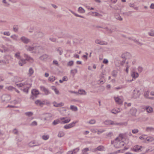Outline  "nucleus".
<instances>
[{
  "instance_id": "1",
  "label": "nucleus",
  "mask_w": 154,
  "mask_h": 154,
  "mask_svg": "<svg viewBox=\"0 0 154 154\" xmlns=\"http://www.w3.org/2000/svg\"><path fill=\"white\" fill-rule=\"evenodd\" d=\"M111 143V144H113L114 146L116 148H120L124 145V142L120 140L119 137H116L114 140H112Z\"/></svg>"
},
{
  "instance_id": "2",
  "label": "nucleus",
  "mask_w": 154,
  "mask_h": 154,
  "mask_svg": "<svg viewBox=\"0 0 154 154\" xmlns=\"http://www.w3.org/2000/svg\"><path fill=\"white\" fill-rule=\"evenodd\" d=\"M25 48L27 51H31L32 53H36L38 51L39 47L38 46H25Z\"/></svg>"
},
{
  "instance_id": "3",
  "label": "nucleus",
  "mask_w": 154,
  "mask_h": 154,
  "mask_svg": "<svg viewBox=\"0 0 154 154\" xmlns=\"http://www.w3.org/2000/svg\"><path fill=\"white\" fill-rule=\"evenodd\" d=\"M35 103L37 106H42L43 105H48L50 103L47 100L42 101L38 100L35 101Z\"/></svg>"
},
{
  "instance_id": "4",
  "label": "nucleus",
  "mask_w": 154,
  "mask_h": 154,
  "mask_svg": "<svg viewBox=\"0 0 154 154\" xmlns=\"http://www.w3.org/2000/svg\"><path fill=\"white\" fill-rule=\"evenodd\" d=\"M105 124L107 125H123L122 123H116L110 120H107L105 121Z\"/></svg>"
},
{
  "instance_id": "5",
  "label": "nucleus",
  "mask_w": 154,
  "mask_h": 154,
  "mask_svg": "<svg viewBox=\"0 0 154 154\" xmlns=\"http://www.w3.org/2000/svg\"><path fill=\"white\" fill-rule=\"evenodd\" d=\"M143 147L139 145H135L131 149V150L133 151L139 152L142 151L141 148Z\"/></svg>"
},
{
  "instance_id": "6",
  "label": "nucleus",
  "mask_w": 154,
  "mask_h": 154,
  "mask_svg": "<svg viewBox=\"0 0 154 154\" xmlns=\"http://www.w3.org/2000/svg\"><path fill=\"white\" fill-rule=\"evenodd\" d=\"M140 93L139 90L137 89L134 90L133 92L132 97L134 99L137 98L140 96Z\"/></svg>"
},
{
  "instance_id": "7",
  "label": "nucleus",
  "mask_w": 154,
  "mask_h": 154,
  "mask_svg": "<svg viewBox=\"0 0 154 154\" xmlns=\"http://www.w3.org/2000/svg\"><path fill=\"white\" fill-rule=\"evenodd\" d=\"M78 122L77 121H73L68 125H66L64 126V128L66 129L74 127L75 124Z\"/></svg>"
},
{
  "instance_id": "8",
  "label": "nucleus",
  "mask_w": 154,
  "mask_h": 154,
  "mask_svg": "<svg viewBox=\"0 0 154 154\" xmlns=\"http://www.w3.org/2000/svg\"><path fill=\"white\" fill-rule=\"evenodd\" d=\"M21 41L25 44H27L31 42L30 39L25 36H22L20 38Z\"/></svg>"
},
{
  "instance_id": "9",
  "label": "nucleus",
  "mask_w": 154,
  "mask_h": 154,
  "mask_svg": "<svg viewBox=\"0 0 154 154\" xmlns=\"http://www.w3.org/2000/svg\"><path fill=\"white\" fill-rule=\"evenodd\" d=\"M60 119L61 121V124H64L69 123L71 119L69 118H66V117H63L60 118Z\"/></svg>"
},
{
  "instance_id": "10",
  "label": "nucleus",
  "mask_w": 154,
  "mask_h": 154,
  "mask_svg": "<svg viewBox=\"0 0 154 154\" xmlns=\"http://www.w3.org/2000/svg\"><path fill=\"white\" fill-rule=\"evenodd\" d=\"M2 98L4 101L8 102L11 99V97L8 94H5L2 95Z\"/></svg>"
},
{
  "instance_id": "11",
  "label": "nucleus",
  "mask_w": 154,
  "mask_h": 154,
  "mask_svg": "<svg viewBox=\"0 0 154 154\" xmlns=\"http://www.w3.org/2000/svg\"><path fill=\"white\" fill-rule=\"evenodd\" d=\"M40 88L41 90L43 91L44 92L45 95H48L51 94L50 92L49 91L48 89L45 88V87L42 86H40Z\"/></svg>"
},
{
  "instance_id": "12",
  "label": "nucleus",
  "mask_w": 154,
  "mask_h": 154,
  "mask_svg": "<svg viewBox=\"0 0 154 154\" xmlns=\"http://www.w3.org/2000/svg\"><path fill=\"white\" fill-rule=\"evenodd\" d=\"M52 116L51 114L50 113H47L45 114L44 116L43 119L45 120H49L51 119Z\"/></svg>"
},
{
  "instance_id": "13",
  "label": "nucleus",
  "mask_w": 154,
  "mask_h": 154,
  "mask_svg": "<svg viewBox=\"0 0 154 154\" xmlns=\"http://www.w3.org/2000/svg\"><path fill=\"white\" fill-rule=\"evenodd\" d=\"M114 99L116 102L119 104H122L123 102V100L122 98L119 97H114Z\"/></svg>"
},
{
  "instance_id": "14",
  "label": "nucleus",
  "mask_w": 154,
  "mask_h": 154,
  "mask_svg": "<svg viewBox=\"0 0 154 154\" xmlns=\"http://www.w3.org/2000/svg\"><path fill=\"white\" fill-rule=\"evenodd\" d=\"M95 43L97 44H98L102 45H106L107 44V43L104 41H101L99 39L96 40Z\"/></svg>"
},
{
  "instance_id": "15",
  "label": "nucleus",
  "mask_w": 154,
  "mask_h": 154,
  "mask_svg": "<svg viewBox=\"0 0 154 154\" xmlns=\"http://www.w3.org/2000/svg\"><path fill=\"white\" fill-rule=\"evenodd\" d=\"M24 57L25 58V59H24V60H25L26 61V60L28 61L30 60L33 61L32 58L26 54H24Z\"/></svg>"
},
{
  "instance_id": "16",
  "label": "nucleus",
  "mask_w": 154,
  "mask_h": 154,
  "mask_svg": "<svg viewBox=\"0 0 154 154\" xmlns=\"http://www.w3.org/2000/svg\"><path fill=\"white\" fill-rule=\"evenodd\" d=\"M137 112V109L134 108H131L130 111V113L132 116H135Z\"/></svg>"
},
{
  "instance_id": "17",
  "label": "nucleus",
  "mask_w": 154,
  "mask_h": 154,
  "mask_svg": "<svg viewBox=\"0 0 154 154\" xmlns=\"http://www.w3.org/2000/svg\"><path fill=\"white\" fill-rule=\"evenodd\" d=\"M54 106L55 107H58L60 106H64V104L63 103H57L56 102L54 101L53 103Z\"/></svg>"
},
{
  "instance_id": "18",
  "label": "nucleus",
  "mask_w": 154,
  "mask_h": 154,
  "mask_svg": "<svg viewBox=\"0 0 154 154\" xmlns=\"http://www.w3.org/2000/svg\"><path fill=\"white\" fill-rule=\"evenodd\" d=\"M131 75L132 77L134 79L137 78L139 76L138 73L135 71L132 72L131 73Z\"/></svg>"
},
{
  "instance_id": "19",
  "label": "nucleus",
  "mask_w": 154,
  "mask_h": 154,
  "mask_svg": "<svg viewBox=\"0 0 154 154\" xmlns=\"http://www.w3.org/2000/svg\"><path fill=\"white\" fill-rule=\"evenodd\" d=\"M26 63V61L24 59H20L18 62V64L21 66H23Z\"/></svg>"
},
{
  "instance_id": "20",
  "label": "nucleus",
  "mask_w": 154,
  "mask_h": 154,
  "mask_svg": "<svg viewBox=\"0 0 154 154\" xmlns=\"http://www.w3.org/2000/svg\"><path fill=\"white\" fill-rule=\"evenodd\" d=\"M31 92L32 95L36 97L39 94V92L38 91L35 89L32 90Z\"/></svg>"
},
{
  "instance_id": "21",
  "label": "nucleus",
  "mask_w": 154,
  "mask_h": 154,
  "mask_svg": "<svg viewBox=\"0 0 154 154\" xmlns=\"http://www.w3.org/2000/svg\"><path fill=\"white\" fill-rule=\"evenodd\" d=\"M78 95L79 94L81 95H85L87 94L86 92L83 89H80L78 91Z\"/></svg>"
},
{
  "instance_id": "22",
  "label": "nucleus",
  "mask_w": 154,
  "mask_h": 154,
  "mask_svg": "<svg viewBox=\"0 0 154 154\" xmlns=\"http://www.w3.org/2000/svg\"><path fill=\"white\" fill-rule=\"evenodd\" d=\"M29 145L31 147H33L35 146H39L40 144L36 143L34 141H32L29 143Z\"/></svg>"
},
{
  "instance_id": "23",
  "label": "nucleus",
  "mask_w": 154,
  "mask_h": 154,
  "mask_svg": "<svg viewBox=\"0 0 154 154\" xmlns=\"http://www.w3.org/2000/svg\"><path fill=\"white\" fill-rule=\"evenodd\" d=\"M48 57V56L47 54H44L39 57V59L42 60H46Z\"/></svg>"
},
{
  "instance_id": "24",
  "label": "nucleus",
  "mask_w": 154,
  "mask_h": 154,
  "mask_svg": "<svg viewBox=\"0 0 154 154\" xmlns=\"http://www.w3.org/2000/svg\"><path fill=\"white\" fill-rule=\"evenodd\" d=\"M78 11L81 14H83L85 12V10L81 7H79L78 9Z\"/></svg>"
},
{
  "instance_id": "25",
  "label": "nucleus",
  "mask_w": 154,
  "mask_h": 154,
  "mask_svg": "<svg viewBox=\"0 0 154 154\" xmlns=\"http://www.w3.org/2000/svg\"><path fill=\"white\" fill-rule=\"evenodd\" d=\"M26 85H27V82H21L19 84H17L16 85L19 87H21Z\"/></svg>"
},
{
  "instance_id": "26",
  "label": "nucleus",
  "mask_w": 154,
  "mask_h": 154,
  "mask_svg": "<svg viewBox=\"0 0 154 154\" xmlns=\"http://www.w3.org/2000/svg\"><path fill=\"white\" fill-rule=\"evenodd\" d=\"M146 111L148 112H151L153 111V109L152 107L149 106H146Z\"/></svg>"
},
{
  "instance_id": "27",
  "label": "nucleus",
  "mask_w": 154,
  "mask_h": 154,
  "mask_svg": "<svg viewBox=\"0 0 154 154\" xmlns=\"http://www.w3.org/2000/svg\"><path fill=\"white\" fill-rule=\"evenodd\" d=\"M25 114L28 117H30L33 116V113L31 112H25Z\"/></svg>"
},
{
  "instance_id": "28",
  "label": "nucleus",
  "mask_w": 154,
  "mask_h": 154,
  "mask_svg": "<svg viewBox=\"0 0 154 154\" xmlns=\"http://www.w3.org/2000/svg\"><path fill=\"white\" fill-rule=\"evenodd\" d=\"M65 133L63 131H61L59 132L57 136L58 137H61L65 135Z\"/></svg>"
},
{
  "instance_id": "29",
  "label": "nucleus",
  "mask_w": 154,
  "mask_h": 154,
  "mask_svg": "<svg viewBox=\"0 0 154 154\" xmlns=\"http://www.w3.org/2000/svg\"><path fill=\"white\" fill-rule=\"evenodd\" d=\"M115 18L119 20L122 21V18L120 16L119 14H116L115 15Z\"/></svg>"
},
{
  "instance_id": "30",
  "label": "nucleus",
  "mask_w": 154,
  "mask_h": 154,
  "mask_svg": "<svg viewBox=\"0 0 154 154\" xmlns=\"http://www.w3.org/2000/svg\"><path fill=\"white\" fill-rule=\"evenodd\" d=\"M20 52H16L14 55V56L15 57L17 58L18 59H21V57L20 55Z\"/></svg>"
},
{
  "instance_id": "31",
  "label": "nucleus",
  "mask_w": 154,
  "mask_h": 154,
  "mask_svg": "<svg viewBox=\"0 0 154 154\" xmlns=\"http://www.w3.org/2000/svg\"><path fill=\"white\" fill-rule=\"evenodd\" d=\"M61 123L60 120L59 119L55 120L53 122V124L54 125H56L60 123Z\"/></svg>"
},
{
  "instance_id": "32",
  "label": "nucleus",
  "mask_w": 154,
  "mask_h": 154,
  "mask_svg": "<svg viewBox=\"0 0 154 154\" xmlns=\"http://www.w3.org/2000/svg\"><path fill=\"white\" fill-rule=\"evenodd\" d=\"M97 148V150L99 151H103L104 149V147L101 145L99 146Z\"/></svg>"
},
{
  "instance_id": "33",
  "label": "nucleus",
  "mask_w": 154,
  "mask_h": 154,
  "mask_svg": "<svg viewBox=\"0 0 154 154\" xmlns=\"http://www.w3.org/2000/svg\"><path fill=\"white\" fill-rule=\"evenodd\" d=\"M80 150L79 147L76 148L72 150L73 154H76Z\"/></svg>"
},
{
  "instance_id": "34",
  "label": "nucleus",
  "mask_w": 154,
  "mask_h": 154,
  "mask_svg": "<svg viewBox=\"0 0 154 154\" xmlns=\"http://www.w3.org/2000/svg\"><path fill=\"white\" fill-rule=\"evenodd\" d=\"M70 109L74 111H77L78 110L77 107L73 105H71L70 106Z\"/></svg>"
},
{
  "instance_id": "35",
  "label": "nucleus",
  "mask_w": 154,
  "mask_h": 154,
  "mask_svg": "<svg viewBox=\"0 0 154 154\" xmlns=\"http://www.w3.org/2000/svg\"><path fill=\"white\" fill-rule=\"evenodd\" d=\"M56 79L55 77L53 76H50L48 78V80L49 81L51 82H54Z\"/></svg>"
},
{
  "instance_id": "36",
  "label": "nucleus",
  "mask_w": 154,
  "mask_h": 154,
  "mask_svg": "<svg viewBox=\"0 0 154 154\" xmlns=\"http://www.w3.org/2000/svg\"><path fill=\"white\" fill-rule=\"evenodd\" d=\"M11 37L15 41H17L18 40V36L16 35H11Z\"/></svg>"
},
{
  "instance_id": "37",
  "label": "nucleus",
  "mask_w": 154,
  "mask_h": 154,
  "mask_svg": "<svg viewBox=\"0 0 154 154\" xmlns=\"http://www.w3.org/2000/svg\"><path fill=\"white\" fill-rule=\"evenodd\" d=\"M34 71L33 69L32 68H29V76H31L33 74Z\"/></svg>"
},
{
  "instance_id": "38",
  "label": "nucleus",
  "mask_w": 154,
  "mask_h": 154,
  "mask_svg": "<svg viewBox=\"0 0 154 154\" xmlns=\"http://www.w3.org/2000/svg\"><path fill=\"white\" fill-rule=\"evenodd\" d=\"M147 141L151 142L154 140V138L152 137H147L146 138Z\"/></svg>"
},
{
  "instance_id": "39",
  "label": "nucleus",
  "mask_w": 154,
  "mask_h": 154,
  "mask_svg": "<svg viewBox=\"0 0 154 154\" xmlns=\"http://www.w3.org/2000/svg\"><path fill=\"white\" fill-rule=\"evenodd\" d=\"M147 131H154V128L152 127H147L146 129Z\"/></svg>"
},
{
  "instance_id": "40",
  "label": "nucleus",
  "mask_w": 154,
  "mask_h": 154,
  "mask_svg": "<svg viewBox=\"0 0 154 154\" xmlns=\"http://www.w3.org/2000/svg\"><path fill=\"white\" fill-rule=\"evenodd\" d=\"M89 151V149L88 148H84L82 151V153L83 154H87V152Z\"/></svg>"
},
{
  "instance_id": "41",
  "label": "nucleus",
  "mask_w": 154,
  "mask_h": 154,
  "mask_svg": "<svg viewBox=\"0 0 154 154\" xmlns=\"http://www.w3.org/2000/svg\"><path fill=\"white\" fill-rule=\"evenodd\" d=\"M14 87L11 86H9L6 88L8 90L11 91H14Z\"/></svg>"
},
{
  "instance_id": "42",
  "label": "nucleus",
  "mask_w": 154,
  "mask_h": 154,
  "mask_svg": "<svg viewBox=\"0 0 154 154\" xmlns=\"http://www.w3.org/2000/svg\"><path fill=\"white\" fill-rule=\"evenodd\" d=\"M77 72V69H72L70 71L71 73L74 75Z\"/></svg>"
},
{
  "instance_id": "43",
  "label": "nucleus",
  "mask_w": 154,
  "mask_h": 154,
  "mask_svg": "<svg viewBox=\"0 0 154 154\" xmlns=\"http://www.w3.org/2000/svg\"><path fill=\"white\" fill-rule=\"evenodd\" d=\"M132 12H133L132 11H129L128 12H123V14L124 15H125L128 16H129L131 15Z\"/></svg>"
},
{
  "instance_id": "44",
  "label": "nucleus",
  "mask_w": 154,
  "mask_h": 154,
  "mask_svg": "<svg viewBox=\"0 0 154 154\" xmlns=\"http://www.w3.org/2000/svg\"><path fill=\"white\" fill-rule=\"evenodd\" d=\"M96 122V121L94 119H92L89 121L87 123L90 124H94Z\"/></svg>"
},
{
  "instance_id": "45",
  "label": "nucleus",
  "mask_w": 154,
  "mask_h": 154,
  "mask_svg": "<svg viewBox=\"0 0 154 154\" xmlns=\"http://www.w3.org/2000/svg\"><path fill=\"white\" fill-rule=\"evenodd\" d=\"M117 71L116 70H114L113 71L112 74L113 76L114 77H116L117 76Z\"/></svg>"
},
{
  "instance_id": "46",
  "label": "nucleus",
  "mask_w": 154,
  "mask_h": 154,
  "mask_svg": "<svg viewBox=\"0 0 154 154\" xmlns=\"http://www.w3.org/2000/svg\"><path fill=\"white\" fill-rule=\"evenodd\" d=\"M13 30L15 32H17L18 31V26L17 25H14L13 27Z\"/></svg>"
},
{
  "instance_id": "47",
  "label": "nucleus",
  "mask_w": 154,
  "mask_h": 154,
  "mask_svg": "<svg viewBox=\"0 0 154 154\" xmlns=\"http://www.w3.org/2000/svg\"><path fill=\"white\" fill-rule=\"evenodd\" d=\"M149 91H147L145 92L144 93V97L146 98H149Z\"/></svg>"
},
{
  "instance_id": "48",
  "label": "nucleus",
  "mask_w": 154,
  "mask_h": 154,
  "mask_svg": "<svg viewBox=\"0 0 154 154\" xmlns=\"http://www.w3.org/2000/svg\"><path fill=\"white\" fill-rule=\"evenodd\" d=\"M49 137L48 135H44L42 136V138L43 140H47L49 139Z\"/></svg>"
},
{
  "instance_id": "49",
  "label": "nucleus",
  "mask_w": 154,
  "mask_h": 154,
  "mask_svg": "<svg viewBox=\"0 0 154 154\" xmlns=\"http://www.w3.org/2000/svg\"><path fill=\"white\" fill-rule=\"evenodd\" d=\"M15 79V82H18L22 81L21 78L18 77H16Z\"/></svg>"
},
{
  "instance_id": "50",
  "label": "nucleus",
  "mask_w": 154,
  "mask_h": 154,
  "mask_svg": "<svg viewBox=\"0 0 154 154\" xmlns=\"http://www.w3.org/2000/svg\"><path fill=\"white\" fill-rule=\"evenodd\" d=\"M148 33L150 36H154V31L153 30H152L148 32Z\"/></svg>"
},
{
  "instance_id": "51",
  "label": "nucleus",
  "mask_w": 154,
  "mask_h": 154,
  "mask_svg": "<svg viewBox=\"0 0 154 154\" xmlns=\"http://www.w3.org/2000/svg\"><path fill=\"white\" fill-rule=\"evenodd\" d=\"M118 5H115L114 6V7H112L111 6H110V7L112 8L113 9L115 10L116 11L118 10H119V8L118 7Z\"/></svg>"
},
{
  "instance_id": "52",
  "label": "nucleus",
  "mask_w": 154,
  "mask_h": 154,
  "mask_svg": "<svg viewBox=\"0 0 154 154\" xmlns=\"http://www.w3.org/2000/svg\"><path fill=\"white\" fill-rule=\"evenodd\" d=\"M132 132L133 134H136L139 132V130L137 129H134L132 130Z\"/></svg>"
},
{
  "instance_id": "53",
  "label": "nucleus",
  "mask_w": 154,
  "mask_h": 154,
  "mask_svg": "<svg viewBox=\"0 0 154 154\" xmlns=\"http://www.w3.org/2000/svg\"><path fill=\"white\" fill-rule=\"evenodd\" d=\"M37 125V122L35 121H34L32 122V123L30 124V125L31 126H35Z\"/></svg>"
},
{
  "instance_id": "54",
  "label": "nucleus",
  "mask_w": 154,
  "mask_h": 154,
  "mask_svg": "<svg viewBox=\"0 0 154 154\" xmlns=\"http://www.w3.org/2000/svg\"><path fill=\"white\" fill-rule=\"evenodd\" d=\"M0 47L3 48L4 49V50L5 52H6L7 51V48L6 47L5 45H1L0 46Z\"/></svg>"
},
{
  "instance_id": "55",
  "label": "nucleus",
  "mask_w": 154,
  "mask_h": 154,
  "mask_svg": "<svg viewBox=\"0 0 154 154\" xmlns=\"http://www.w3.org/2000/svg\"><path fill=\"white\" fill-rule=\"evenodd\" d=\"M37 34V35H37L38 37H41L43 36V34L42 32H38Z\"/></svg>"
},
{
  "instance_id": "56",
  "label": "nucleus",
  "mask_w": 154,
  "mask_h": 154,
  "mask_svg": "<svg viewBox=\"0 0 154 154\" xmlns=\"http://www.w3.org/2000/svg\"><path fill=\"white\" fill-rule=\"evenodd\" d=\"M57 51L59 53L60 55H62L63 53V50H61L60 48H58L57 50Z\"/></svg>"
},
{
  "instance_id": "57",
  "label": "nucleus",
  "mask_w": 154,
  "mask_h": 154,
  "mask_svg": "<svg viewBox=\"0 0 154 154\" xmlns=\"http://www.w3.org/2000/svg\"><path fill=\"white\" fill-rule=\"evenodd\" d=\"M73 64V61L72 60L70 61L68 63L67 65L68 66H72Z\"/></svg>"
},
{
  "instance_id": "58",
  "label": "nucleus",
  "mask_w": 154,
  "mask_h": 154,
  "mask_svg": "<svg viewBox=\"0 0 154 154\" xmlns=\"http://www.w3.org/2000/svg\"><path fill=\"white\" fill-rule=\"evenodd\" d=\"M146 136V135H143L141 136H140L139 137V139L140 140L146 139V138L145 137Z\"/></svg>"
},
{
  "instance_id": "59",
  "label": "nucleus",
  "mask_w": 154,
  "mask_h": 154,
  "mask_svg": "<svg viewBox=\"0 0 154 154\" xmlns=\"http://www.w3.org/2000/svg\"><path fill=\"white\" fill-rule=\"evenodd\" d=\"M105 130H97V133L98 134H100L104 131H105Z\"/></svg>"
},
{
  "instance_id": "60",
  "label": "nucleus",
  "mask_w": 154,
  "mask_h": 154,
  "mask_svg": "<svg viewBox=\"0 0 154 154\" xmlns=\"http://www.w3.org/2000/svg\"><path fill=\"white\" fill-rule=\"evenodd\" d=\"M3 34L4 35H7V36H9L11 33L9 32H3Z\"/></svg>"
},
{
  "instance_id": "61",
  "label": "nucleus",
  "mask_w": 154,
  "mask_h": 154,
  "mask_svg": "<svg viewBox=\"0 0 154 154\" xmlns=\"http://www.w3.org/2000/svg\"><path fill=\"white\" fill-rule=\"evenodd\" d=\"M23 91L24 92L26 93V94H27L29 92V89L27 88H24L23 90Z\"/></svg>"
},
{
  "instance_id": "62",
  "label": "nucleus",
  "mask_w": 154,
  "mask_h": 154,
  "mask_svg": "<svg viewBox=\"0 0 154 154\" xmlns=\"http://www.w3.org/2000/svg\"><path fill=\"white\" fill-rule=\"evenodd\" d=\"M118 137H119L120 139V140L122 141V140L123 138V134H119Z\"/></svg>"
},
{
  "instance_id": "63",
  "label": "nucleus",
  "mask_w": 154,
  "mask_h": 154,
  "mask_svg": "<svg viewBox=\"0 0 154 154\" xmlns=\"http://www.w3.org/2000/svg\"><path fill=\"white\" fill-rule=\"evenodd\" d=\"M119 112V111H118V110H112L111 111V112L112 113L114 114H116Z\"/></svg>"
},
{
  "instance_id": "64",
  "label": "nucleus",
  "mask_w": 154,
  "mask_h": 154,
  "mask_svg": "<svg viewBox=\"0 0 154 154\" xmlns=\"http://www.w3.org/2000/svg\"><path fill=\"white\" fill-rule=\"evenodd\" d=\"M143 70V68L141 66H139L138 68V70L139 72H141Z\"/></svg>"
}]
</instances>
